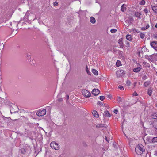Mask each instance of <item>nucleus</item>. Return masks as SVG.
<instances>
[{
  "mask_svg": "<svg viewBox=\"0 0 157 157\" xmlns=\"http://www.w3.org/2000/svg\"><path fill=\"white\" fill-rule=\"evenodd\" d=\"M145 151L144 147L143 145L141 144H139L135 148V151L136 153L140 155L142 154Z\"/></svg>",
  "mask_w": 157,
  "mask_h": 157,
  "instance_id": "obj_1",
  "label": "nucleus"
},
{
  "mask_svg": "<svg viewBox=\"0 0 157 157\" xmlns=\"http://www.w3.org/2000/svg\"><path fill=\"white\" fill-rule=\"evenodd\" d=\"M50 146L52 149L56 150H58L60 148V146L55 141L52 142L50 144Z\"/></svg>",
  "mask_w": 157,
  "mask_h": 157,
  "instance_id": "obj_2",
  "label": "nucleus"
},
{
  "mask_svg": "<svg viewBox=\"0 0 157 157\" xmlns=\"http://www.w3.org/2000/svg\"><path fill=\"white\" fill-rule=\"evenodd\" d=\"M125 74V71L122 69L117 71L116 72V74L117 77H121L124 75Z\"/></svg>",
  "mask_w": 157,
  "mask_h": 157,
  "instance_id": "obj_3",
  "label": "nucleus"
},
{
  "mask_svg": "<svg viewBox=\"0 0 157 157\" xmlns=\"http://www.w3.org/2000/svg\"><path fill=\"white\" fill-rule=\"evenodd\" d=\"M46 113V110L45 109L40 110L36 113L37 115L39 116H41L45 115Z\"/></svg>",
  "mask_w": 157,
  "mask_h": 157,
  "instance_id": "obj_4",
  "label": "nucleus"
},
{
  "mask_svg": "<svg viewBox=\"0 0 157 157\" xmlns=\"http://www.w3.org/2000/svg\"><path fill=\"white\" fill-rule=\"evenodd\" d=\"M82 95H84V96L86 97H90L91 95L90 93L88 90H82Z\"/></svg>",
  "mask_w": 157,
  "mask_h": 157,
  "instance_id": "obj_5",
  "label": "nucleus"
},
{
  "mask_svg": "<svg viewBox=\"0 0 157 157\" xmlns=\"http://www.w3.org/2000/svg\"><path fill=\"white\" fill-rule=\"evenodd\" d=\"M151 46L157 51V42L154 41L150 43Z\"/></svg>",
  "mask_w": 157,
  "mask_h": 157,
  "instance_id": "obj_6",
  "label": "nucleus"
},
{
  "mask_svg": "<svg viewBox=\"0 0 157 157\" xmlns=\"http://www.w3.org/2000/svg\"><path fill=\"white\" fill-rule=\"evenodd\" d=\"M92 93L93 94L96 96L99 94L100 93V91L98 89H94L93 90Z\"/></svg>",
  "mask_w": 157,
  "mask_h": 157,
  "instance_id": "obj_7",
  "label": "nucleus"
},
{
  "mask_svg": "<svg viewBox=\"0 0 157 157\" xmlns=\"http://www.w3.org/2000/svg\"><path fill=\"white\" fill-rule=\"evenodd\" d=\"M118 43L120 44V47L122 48L124 47L123 44L122 42V39L121 38L118 40Z\"/></svg>",
  "mask_w": 157,
  "mask_h": 157,
  "instance_id": "obj_8",
  "label": "nucleus"
},
{
  "mask_svg": "<svg viewBox=\"0 0 157 157\" xmlns=\"http://www.w3.org/2000/svg\"><path fill=\"white\" fill-rule=\"evenodd\" d=\"M126 5H125V4H123L121 9V11H122L123 12H124L126 10Z\"/></svg>",
  "mask_w": 157,
  "mask_h": 157,
  "instance_id": "obj_9",
  "label": "nucleus"
},
{
  "mask_svg": "<svg viewBox=\"0 0 157 157\" xmlns=\"http://www.w3.org/2000/svg\"><path fill=\"white\" fill-rule=\"evenodd\" d=\"M104 115L106 117H110L111 116L110 114L109 113V112L107 110H106V111H105L104 113Z\"/></svg>",
  "mask_w": 157,
  "mask_h": 157,
  "instance_id": "obj_10",
  "label": "nucleus"
},
{
  "mask_svg": "<svg viewBox=\"0 0 157 157\" xmlns=\"http://www.w3.org/2000/svg\"><path fill=\"white\" fill-rule=\"evenodd\" d=\"M90 22L92 24H94L96 22V20L95 18L93 17H90Z\"/></svg>",
  "mask_w": 157,
  "mask_h": 157,
  "instance_id": "obj_11",
  "label": "nucleus"
},
{
  "mask_svg": "<svg viewBox=\"0 0 157 157\" xmlns=\"http://www.w3.org/2000/svg\"><path fill=\"white\" fill-rule=\"evenodd\" d=\"M92 114L96 117H99L98 113L95 110L93 111L92 112Z\"/></svg>",
  "mask_w": 157,
  "mask_h": 157,
  "instance_id": "obj_12",
  "label": "nucleus"
},
{
  "mask_svg": "<svg viewBox=\"0 0 157 157\" xmlns=\"http://www.w3.org/2000/svg\"><path fill=\"white\" fill-rule=\"evenodd\" d=\"M126 38L127 40L130 41H131L132 40V38L131 36L128 34L126 35Z\"/></svg>",
  "mask_w": 157,
  "mask_h": 157,
  "instance_id": "obj_13",
  "label": "nucleus"
},
{
  "mask_svg": "<svg viewBox=\"0 0 157 157\" xmlns=\"http://www.w3.org/2000/svg\"><path fill=\"white\" fill-rule=\"evenodd\" d=\"M141 70V68L140 67H137L133 69V71L135 72H138Z\"/></svg>",
  "mask_w": 157,
  "mask_h": 157,
  "instance_id": "obj_14",
  "label": "nucleus"
},
{
  "mask_svg": "<svg viewBox=\"0 0 157 157\" xmlns=\"http://www.w3.org/2000/svg\"><path fill=\"white\" fill-rule=\"evenodd\" d=\"M135 15L136 17L140 18L141 14L138 12H136L135 13Z\"/></svg>",
  "mask_w": 157,
  "mask_h": 157,
  "instance_id": "obj_15",
  "label": "nucleus"
},
{
  "mask_svg": "<svg viewBox=\"0 0 157 157\" xmlns=\"http://www.w3.org/2000/svg\"><path fill=\"white\" fill-rule=\"evenodd\" d=\"M153 10L157 13V6H154L152 7Z\"/></svg>",
  "mask_w": 157,
  "mask_h": 157,
  "instance_id": "obj_16",
  "label": "nucleus"
},
{
  "mask_svg": "<svg viewBox=\"0 0 157 157\" xmlns=\"http://www.w3.org/2000/svg\"><path fill=\"white\" fill-rule=\"evenodd\" d=\"M152 92V90L151 88L148 90L147 94L149 96H151Z\"/></svg>",
  "mask_w": 157,
  "mask_h": 157,
  "instance_id": "obj_17",
  "label": "nucleus"
},
{
  "mask_svg": "<svg viewBox=\"0 0 157 157\" xmlns=\"http://www.w3.org/2000/svg\"><path fill=\"white\" fill-rule=\"evenodd\" d=\"M92 71L94 75H98V72L96 70L93 69L92 70Z\"/></svg>",
  "mask_w": 157,
  "mask_h": 157,
  "instance_id": "obj_18",
  "label": "nucleus"
},
{
  "mask_svg": "<svg viewBox=\"0 0 157 157\" xmlns=\"http://www.w3.org/2000/svg\"><path fill=\"white\" fill-rule=\"evenodd\" d=\"M150 84V82L149 81L145 82L144 83V86L145 87L147 86Z\"/></svg>",
  "mask_w": 157,
  "mask_h": 157,
  "instance_id": "obj_19",
  "label": "nucleus"
},
{
  "mask_svg": "<svg viewBox=\"0 0 157 157\" xmlns=\"http://www.w3.org/2000/svg\"><path fill=\"white\" fill-rule=\"evenodd\" d=\"M116 66L117 67H119L121 65V62L119 61H117L116 63Z\"/></svg>",
  "mask_w": 157,
  "mask_h": 157,
  "instance_id": "obj_20",
  "label": "nucleus"
},
{
  "mask_svg": "<svg viewBox=\"0 0 157 157\" xmlns=\"http://www.w3.org/2000/svg\"><path fill=\"white\" fill-rule=\"evenodd\" d=\"M152 142L153 143L157 142V137H154L152 140Z\"/></svg>",
  "mask_w": 157,
  "mask_h": 157,
  "instance_id": "obj_21",
  "label": "nucleus"
},
{
  "mask_svg": "<svg viewBox=\"0 0 157 157\" xmlns=\"http://www.w3.org/2000/svg\"><path fill=\"white\" fill-rule=\"evenodd\" d=\"M152 117L154 119H157V113H154L152 116Z\"/></svg>",
  "mask_w": 157,
  "mask_h": 157,
  "instance_id": "obj_22",
  "label": "nucleus"
},
{
  "mask_svg": "<svg viewBox=\"0 0 157 157\" xmlns=\"http://www.w3.org/2000/svg\"><path fill=\"white\" fill-rule=\"evenodd\" d=\"M110 31L112 33H114L116 32L117 30L115 29H113L111 30Z\"/></svg>",
  "mask_w": 157,
  "mask_h": 157,
  "instance_id": "obj_23",
  "label": "nucleus"
},
{
  "mask_svg": "<svg viewBox=\"0 0 157 157\" xmlns=\"http://www.w3.org/2000/svg\"><path fill=\"white\" fill-rule=\"evenodd\" d=\"M117 101H118L119 102H122L121 98L120 97H118L117 98Z\"/></svg>",
  "mask_w": 157,
  "mask_h": 157,
  "instance_id": "obj_24",
  "label": "nucleus"
},
{
  "mask_svg": "<svg viewBox=\"0 0 157 157\" xmlns=\"http://www.w3.org/2000/svg\"><path fill=\"white\" fill-rule=\"evenodd\" d=\"M118 87L121 90H124L123 87L121 85H119Z\"/></svg>",
  "mask_w": 157,
  "mask_h": 157,
  "instance_id": "obj_25",
  "label": "nucleus"
},
{
  "mask_svg": "<svg viewBox=\"0 0 157 157\" xmlns=\"http://www.w3.org/2000/svg\"><path fill=\"white\" fill-rule=\"evenodd\" d=\"M140 36L141 38H143L144 37V34L143 33H141L140 34Z\"/></svg>",
  "mask_w": 157,
  "mask_h": 157,
  "instance_id": "obj_26",
  "label": "nucleus"
},
{
  "mask_svg": "<svg viewBox=\"0 0 157 157\" xmlns=\"http://www.w3.org/2000/svg\"><path fill=\"white\" fill-rule=\"evenodd\" d=\"M105 97L104 96H101L100 97V99L101 101H103L105 99Z\"/></svg>",
  "mask_w": 157,
  "mask_h": 157,
  "instance_id": "obj_27",
  "label": "nucleus"
},
{
  "mask_svg": "<svg viewBox=\"0 0 157 157\" xmlns=\"http://www.w3.org/2000/svg\"><path fill=\"white\" fill-rule=\"evenodd\" d=\"M144 12L145 13L147 14L148 13V10L147 9H145L144 10Z\"/></svg>",
  "mask_w": 157,
  "mask_h": 157,
  "instance_id": "obj_28",
  "label": "nucleus"
},
{
  "mask_svg": "<svg viewBox=\"0 0 157 157\" xmlns=\"http://www.w3.org/2000/svg\"><path fill=\"white\" fill-rule=\"evenodd\" d=\"M130 83L131 82L129 81L128 80L127 81L126 84L128 86H130Z\"/></svg>",
  "mask_w": 157,
  "mask_h": 157,
  "instance_id": "obj_29",
  "label": "nucleus"
},
{
  "mask_svg": "<svg viewBox=\"0 0 157 157\" xmlns=\"http://www.w3.org/2000/svg\"><path fill=\"white\" fill-rule=\"evenodd\" d=\"M58 2H54V6H56L58 5Z\"/></svg>",
  "mask_w": 157,
  "mask_h": 157,
  "instance_id": "obj_30",
  "label": "nucleus"
},
{
  "mask_svg": "<svg viewBox=\"0 0 157 157\" xmlns=\"http://www.w3.org/2000/svg\"><path fill=\"white\" fill-rule=\"evenodd\" d=\"M86 72H87V73L89 74V75L90 74V73L89 72L88 70V69L87 68V66H86Z\"/></svg>",
  "mask_w": 157,
  "mask_h": 157,
  "instance_id": "obj_31",
  "label": "nucleus"
},
{
  "mask_svg": "<svg viewBox=\"0 0 157 157\" xmlns=\"http://www.w3.org/2000/svg\"><path fill=\"white\" fill-rule=\"evenodd\" d=\"M145 4V2L144 0H142L140 2V4H141L142 5H144Z\"/></svg>",
  "mask_w": 157,
  "mask_h": 157,
  "instance_id": "obj_32",
  "label": "nucleus"
},
{
  "mask_svg": "<svg viewBox=\"0 0 157 157\" xmlns=\"http://www.w3.org/2000/svg\"><path fill=\"white\" fill-rule=\"evenodd\" d=\"M118 112V110L117 109H115L114 110V113L115 114H117Z\"/></svg>",
  "mask_w": 157,
  "mask_h": 157,
  "instance_id": "obj_33",
  "label": "nucleus"
},
{
  "mask_svg": "<svg viewBox=\"0 0 157 157\" xmlns=\"http://www.w3.org/2000/svg\"><path fill=\"white\" fill-rule=\"evenodd\" d=\"M133 96H137L138 95V94L136 92H134L133 94Z\"/></svg>",
  "mask_w": 157,
  "mask_h": 157,
  "instance_id": "obj_34",
  "label": "nucleus"
},
{
  "mask_svg": "<svg viewBox=\"0 0 157 157\" xmlns=\"http://www.w3.org/2000/svg\"><path fill=\"white\" fill-rule=\"evenodd\" d=\"M97 104L98 105H102V103L100 102V101H98V103H97Z\"/></svg>",
  "mask_w": 157,
  "mask_h": 157,
  "instance_id": "obj_35",
  "label": "nucleus"
},
{
  "mask_svg": "<svg viewBox=\"0 0 157 157\" xmlns=\"http://www.w3.org/2000/svg\"><path fill=\"white\" fill-rule=\"evenodd\" d=\"M27 57L28 58H30V56H31L30 54H27Z\"/></svg>",
  "mask_w": 157,
  "mask_h": 157,
  "instance_id": "obj_36",
  "label": "nucleus"
},
{
  "mask_svg": "<svg viewBox=\"0 0 157 157\" xmlns=\"http://www.w3.org/2000/svg\"><path fill=\"white\" fill-rule=\"evenodd\" d=\"M107 97L108 98L110 99L112 97V96L110 95H107Z\"/></svg>",
  "mask_w": 157,
  "mask_h": 157,
  "instance_id": "obj_37",
  "label": "nucleus"
},
{
  "mask_svg": "<svg viewBox=\"0 0 157 157\" xmlns=\"http://www.w3.org/2000/svg\"><path fill=\"white\" fill-rule=\"evenodd\" d=\"M149 25H147L146 26V29H147L148 28H149Z\"/></svg>",
  "mask_w": 157,
  "mask_h": 157,
  "instance_id": "obj_38",
  "label": "nucleus"
},
{
  "mask_svg": "<svg viewBox=\"0 0 157 157\" xmlns=\"http://www.w3.org/2000/svg\"><path fill=\"white\" fill-rule=\"evenodd\" d=\"M66 98L68 100L69 99V95H67L66 96Z\"/></svg>",
  "mask_w": 157,
  "mask_h": 157,
  "instance_id": "obj_39",
  "label": "nucleus"
},
{
  "mask_svg": "<svg viewBox=\"0 0 157 157\" xmlns=\"http://www.w3.org/2000/svg\"><path fill=\"white\" fill-rule=\"evenodd\" d=\"M136 83H137V82H134V87H135V86H136Z\"/></svg>",
  "mask_w": 157,
  "mask_h": 157,
  "instance_id": "obj_40",
  "label": "nucleus"
},
{
  "mask_svg": "<svg viewBox=\"0 0 157 157\" xmlns=\"http://www.w3.org/2000/svg\"><path fill=\"white\" fill-rule=\"evenodd\" d=\"M17 33V30H15V33H14V34L15 35V34H16Z\"/></svg>",
  "mask_w": 157,
  "mask_h": 157,
  "instance_id": "obj_41",
  "label": "nucleus"
},
{
  "mask_svg": "<svg viewBox=\"0 0 157 157\" xmlns=\"http://www.w3.org/2000/svg\"><path fill=\"white\" fill-rule=\"evenodd\" d=\"M105 139L106 141L109 142L108 140H107V138L106 137H105Z\"/></svg>",
  "mask_w": 157,
  "mask_h": 157,
  "instance_id": "obj_42",
  "label": "nucleus"
},
{
  "mask_svg": "<svg viewBox=\"0 0 157 157\" xmlns=\"http://www.w3.org/2000/svg\"><path fill=\"white\" fill-rule=\"evenodd\" d=\"M144 79H147V77L146 76H144Z\"/></svg>",
  "mask_w": 157,
  "mask_h": 157,
  "instance_id": "obj_43",
  "label": "nucleus"
},
{
  "mask_svg": "<svg viewBox=\"0 0 157 157\" xmlns=\"http://www.w3.org/2000/svg\"><path fill=\"white\" fill-rule=\"evenodd\" d=\"M155 27L157 28V23L155 25Z\"/></svg>",
  "mask_w": 157,
  "mask_h": 157,
  "instance_id": "obj_44",
  "label": "nucleus"
},
{
  "mask_svg": "<svg viewBox=\"0 0 157 157\" xmlns=\"http://www.w3.org/2000/svg\"><path fill=\"white\" fill-rule=\"evenodd\" d=\"M156 124L157 125V122H156ZM155 128H157V126L156 127V126H155Z\"/></svg>",
  "mask_w": 157,
  "mask_h": 157,
  "instance_id": "obj_45",
  "label": "nucleus"
},
{
  "mask_svg": "<svg viewBox=\"0 0 157 157\" xmlns=\"http://www.w3.org/2000/svg\"><path fill=\"white\" fill-rule=\"evenodd\" d=\"M129 42H128V43H127V45H129Z\"/></svg>",
  "mask_w": 157,
  "mask_h": 157,
  "instance_id": "obj_46",
  "label": "nucleus"
},
{
  "mask_svg": "<svg viewBox=\"0 0 157 157\" xmlns=\"http://www.w3.org/2000/svg\"><path fill=\"white\" fill-rule=\"evenodd\" d=\"M138 84H140V82H138Z\"/></svg>",
  "mask_w": 157,
  "mask_h": 157,
  "instance_id": "obj_47",
  "label": "nucleus"
},
{
  "mask_svg": "<svg viewBox=\"0 0 157 157\" xmlns=\"http://www.w3.org/2000/svg\"><path fill=\"white\" fill-rule=\"evenodd\" d=\"M12 23H10V25H12Z\"/></svg>",
  "mask_w": 157,
  "mask_h": 157,
  "instance_id": "obj_48",
  "label": "nucleus"
},
{
  "mask_svg": "<svg viewBox=\"0 0 157 157\" xmlns=\"http://www.w3.org/2000/svg\"><path fill=\"white\" fill-rule=\"evenodd\" d=\"M4 45H3V48L4 47Z\"/></svg>",
  "mask_w": 157,
  "mask_h": 157,
  "instance_id": "obj_49",
  "label": "nucleus"
},
{
  "mask_svg": "<svg viewBox=\"0 0 157 157\" xmlns=\"http://www.w3.org/2000/svg\"><path fill=\"white\" fill-rule=\"evenodd\" d=\"M156 73H157V72H156Z\"/></svg>",
  "mask_w": 157,
  "mask_h": 157,
  "instance_id": "obj_50",
  "label": "nucleus"
}]
</instances>
